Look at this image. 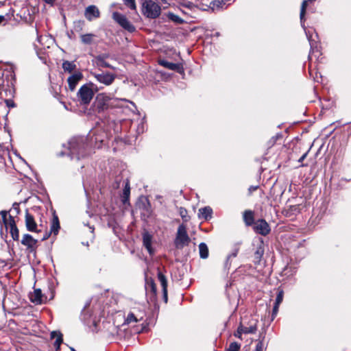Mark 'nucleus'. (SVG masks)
<instances>
[{
	"mask_svg": "<svg viewBox=\"0 0 351 351\" xmlns=\"http://www.w3.org/2000/svg\"><path fill=\"white\" fill-rule=\"evenodd\" d=\"M244 334H254L257 330L256 324H251L250 326H243Z\"/></svg>",
	"mask_w": 351,
	"mask_h": 351,
	"instance_id": "33",
	"label": "nucleus"
},
{
	"mask_svg": "<svg viewBox=\"0 0 351 351\" xmlns=\"http://www.w3.org/2000/svg\"><path fill=\"white\" fill-rule=\"evenodd\" d=\"M279 306L280 305H277L276 304L274 303V305L273 307V311H272V315H271L272 319H274V317L276 316V315L278 312Z\"/></svg>",
	"mask_w": 351,
	"mask_h": 351,
	"instance_id": "44",
	"label": "nucleus"
},
{
	"mask_svg": "<svg viewBox=\"0 0 351 351\" xmlns=\"http://www.w3.org/2000/svg\"><path fill=\"white\" fill-rule=\"evenodd\" d=\"M145 312L143 310L137 308H133L126 315L124 324H132L137 323L144 318Z\"/></svg>",
	"mask_w": 351,
	"mask_h": 351,
	"instance_id": "7",
	"label": "nucleus"
},
{
	"mask_svg": "<svg viewBox=\"0 0 351 351\" xmlns=\"http://www.w3.org/2000/svg\"><path fill=\"white\" fill-rule=\"evenodd\" d=\"M51 234H52V233H51V232H47V233L43 236V237L42 240H46V239H47Z\"/></svg>",
	"mask_w": 351,
	"mask_h": 351,
	"instance_id": "50",
	"label": "nucleus"
},
{
	"mask_svg": "<svg viewBox=\"0 0 351 351\" xmlns=\"http://www.w3.org/2000/svg\"><path fill=\"white\" fill-rule=\"evenodd\" d=\"M125 186L123 190V193L121 195V201L123 204H126L129 202L130 195V186L128 180H126L125 182Z\"/></svg>",
	"mask_w": 351,
	"mask_h": 351,
	"instance_id": "20",
	"label": "nucleus"
},
{
	"mask_svg": "<svg viewBox=\"0 0 351 351\" xmlns=\"http://www.w3.org/2000/svg\"><path fill=\"white\" fill-rule=\"evenodd\" d=\"M25 226L27 230L30 232H38L37 224L34 220L33 215L29 214L28 211L25 213Z\"/></svg>",
	"mask_w": 351,
	"mask_h": 351,
	"instance_id": "17",
	"label": "nucleus"
},
{
	"mask_svg": "<svg viewBox=\"0 0 351 351\" xmlns=\"http://www.w3.org/2000/svg\"><path fill=\"white\" fill-rule=\"evenodd\" d=\"M1 70H3V76L5 75L6 80L8 81V86L13 85V82L14 81V68L12 65L10 64H1Z\"/></svg>",
	"mask_w": 351,
	"mask_h": 351,
	"instance_id": "12",
	"label": "nucleus"
},
{
	"mask_svg": "<svg viewBox=\"0 0 351 351\" xmlns=\"http://www.w3.org/2000/svg\"><path fill=\"white\" fill-rule=\"evenodd\" d=\"M257 189V186H250L249 189L250 191H254Z\"/></svg>",
	"mask_w": 351,
	"mask_h": 351,
	"instance_id": "52",
	"label": "nucleus"
},
{
	"mask_svg": "<svg viewBox=\"0 0 351 351\" xmlns=\"http://www.w3.org/2000/svg\"><path fill=\"white\" fill-rule=\"evenodd\" d=\"M307 3H308V1L306 0H304L302 3V5H301V9H300V22H301V24H302V26L304 27V15H305V13H306V7H307Z\"/></svg>",
	"mask_w": 351,
	"mask_h": 351,
	"instance_id": "32",
	"label": "nucleus"
},
{
	"mask_svg": "<svg viewBox=\"0 0 351 351\" xmlns=\"http://www.w3.org/2000/svg\"><path fill=\"white\" fill-rule=\"evenodd\" d=\"M199 252L200 258L205 259L208 257V247L205 243H200L199 245Z\"/></svg>",
	"mask_w": 351,
	"mask_h": 351,
	"instance_id": "27",
	"label": "nucleus"
},
{
	"mask_svg": "<svg viewBox=\"0 0 351 351\" xmlns=\"http://www.w3.org/2000/svg\"><path fill=\"white\" fill-rule=\"evenodd\" d=\"M123 2L125 5L130 8L131 10H136V4L134 0H123Z\"/></svg>",
	"mask_w": 351,
	"mask_h": 351,
	"instance_id": "39",
	"label": "nucleus"
},
{
	"mask_svg": "<svg viewBox=\"0 0 351 351\" xmlns=\"http://www.w3.org/2000/svg\"><path fill=\"white\" fill-rule=\"evenodd\" d=\"M13 17V14H6L5 16L1 15V25H5L9 20Z\"/></svg>",
	"mask_w": 351,
	"mask_h": 351,
	"instance_id": "41",
	"label": "nucleus"
},
{
	"mask_svg": "<svg viewBox=\"0 0 351 351\" xmlns=\"http://www.w3.org/2000/svg\"><path fill=\"white\" fill-rule=\"evenodd\" d=\"M306 36L309 40V43H310V46H311V51H310V53L308 55V59L311 60L313 56H315L317 58L321 55L319 49L316 45L315 46L314 45L313 42L309 38L307 32H306Z\"/></svg>",
	"mask_w": 351,
	"mask_h": 351,
	"instance_id": "21",
	"label": "nucleus"
},
{
	"mask_svg": "<svg viewBox=\"0 0 351 351\" xmlns=\"http://www.w3.org/2000/svg\"><path fill=\"white\" fill-rule=\"evenodd\" d=\"M239 251V245L236 244L231 250V252L226 257V262H232L233 258H236Z\"/></svg>",
	"mask_w": 351,
	"mask_h": 351,
	"instance_id": "30",
	"label": "nucleus"
},
{
	"mask_svg": "<svg viewBox=\"0 0 351 351\" xmlns=\"http://www.w3.org/2000/svg\"><path fill=\"white\" fill-rule=\"evenodd\" d=\"M113 19L118 23L123 29L130 32L135 31V27L130 23L126 16L119 12H114L112 14Z\"/></svg>",
	"mask_w": 351,
	"mask_h": 351,
	"instance_id": "9",
	"label": "nucleus"
},
{
	"mask_svg": "<svg viewBox=\"0 0 351 351\" xmlns=\"http://www.w3.org/2000/svg\"><path fill=\"white\" fill-rule=\"evenodd\" d=\"M51 338L56 339L54 342V346L56 350L60 349V346L62 342V335L58 331H53L51 332Z\"/></svg>",
	"mask_w": 351,
	"mask_h": 351,
	"instance_id": "25",
	"label": "nucleus"
},
{
	"mask_svg": "<svg viewBox=\"0 0 351 351\" xmlns=\"http://www.w3.org/2000/svg\"><path fill=\"white\" fill-rule=\"evenodd\" d=\"M4 101H5V103L6 104V105H7V106L8 108H11V107H14V102L12 99H5Z\"/></svg>",
	"mask_w": 351,
	"mask_h": 351,
	"instance_id": "46",
	"label": "nucleus"
},
{
	"mask_svg": "<svg viewBox=\"0 0 351 351\" xmlns=\"http://www.w3.org/2000/svg\"><path fill=\"white\" fill-rule=\"evenodd\" d=\"M83 136L73 137L69 141V155L71 158H76L80 160L86 154L87 145Z\"/></svg>",
	"mask_w": 351,
	"mask_h": 351,
	"instance_id": "3",
	"label": "nucleus"
},
{
	"mask_svg": "<svg viewBox=\"0 0 351 351\" xmlns=\"http://www.w3.org/2000/svg\"><path fill=\"white\" fill-rule=\"evenodd\" d=\"M81 317L82 319L85 322L86 324H89L90 322L95 323V320H90L89 319V317L87 315V311L85 308L82 311Z\"/></svg>",
	"mask_w": 351,
	"mask_h": 351,
	"instance_id": "35",
	"label": "nucleus"
},
{
	"mask_svg": "<svg viewBox=\"0 0 351 351\" xmlns=\"http://www.w3.org/2000/svg\"><path fill=\"white\" fill-rule=\"evenodd\" d=\"M29 299L32 302L36 304H40L43 301V295L40 289H35L29 294Z\"/></svg>",
	"mask_w": 351,
	"mask_h": 351,
	"instance_id": "18",
	"label": "nucleus"
},
{
	"mask_svg": "<svg viewBox=\"0 0 351 351\" xmlns=\"http://www.w3.org/2000/svg\"><path fill=\"white\" fill-rule=\"evenodd\" d=\"M283 297H284L283 290H282V289L278 290L277 296L276 298L275 304H276L277 305H280V303L282 302Z\"/></svg>",
	"mask_w": 351,
	"mask_h": 351,
	"instance_id": "37",
	"label": "nucleus"
},
{
	"mask_svg": "<svg viewBox=\"0 0 351 351\" xmlns=\"http://www.w3.org/2000/svg\"><path fill=\"white\" fill-rule=\"evenodd\" d=\"M159 64L160 65L172 71H179V70L180 69V64L170 62L165 60H160Z\"/></svg>",
	"mask_w": 351,
	"mask_h": 351,
	"instance_id": "26",
	"label": "nucleus"
},
{
	"mask_svg": "<svg viewBox=\"0 0 351 351\" xmlns=\"http://www.w3.org/2000/svg\"><path fill=\"white\" fill-rule=\"evenodd\" d=\"M19 211V205L16 203L13 204L9 211L1 210V222L3 223L6 232L10 234L14 241H18L19 238V229L14 219Z\"/></svg>",
	"mask_w": 351,
	"mask_h": 351,
	"instance_id": "2",
	"label": "nucleus"
},
{
	"mask_svg": "<svg viewBox=\"0 0 351 351\" xmlns=\"http://www.w3.org/2000/svg\"><path fill=\"white\" fill-rule=\"evenodd\" d=\"M243 220L247 226L254 223V213L251 210H245L243 213Z\"/></svg>",
	"mask_w": 351,
	"mask_h": 351,
	"instance_id": "28",
	"label": "nucleus"
},
{
	"mask_svg": "<svg viewBox=\"0 0 351 351\" xmlns=\"http://www.w3.org/2000/svg\"><path fill=\"white\" fill-rule=\"evenodd\" d=\"M108 53H102L94 57L93 60V64L99 68H110L114 69L106 60L109 58Z\"/></svg>",
	"mask_w": 351,
	"mask_h": 351,
	"instance_id": "10",
	"label": "nucleus"
},
{
	"mask_svg": "<svg viewBox=\"0 0 351 351\" xmlns=\"http://www.w3.org/2000/svg\"><path fill=\"white\" fill-rule=\"evenodd\" d=\"M46 3L53 5L55 0H44Z\"/></svg>",
	"mask_w": 351,
	"mask_h": 351,
	"instance_id": "51",
	"label": "nucleus"
},
{
	"mask_svg": "<svg viewBox=\"0 0 351 351\" xmlns=\"http://www.w3.org/2000/svg\"><path fill=\"white\" fill-rule=\"evenodd\" d=\"M263 245V241H261L255 252V258L256 259H260L264 254V247Z\"/></svg>",
	"mask_w": 351,
	"mask_h": 351,
	"instance_id": "34",
	"label": "nucleus"
},
{
	"mask_svg": "<svg viewBox=\"0 0 351 351\" xmlns=\"http://www.w3.org/2000/svg\"><path fill=\"white\" fill-rule=\"evenodd\" d=\"M309 149L298 160L299 162H302L306 158L308 154Z\"/></svg>",
	"mask_w": 351,
	"mask_h": 351,
	"instance_id": "47",
	"label": "nucleus"
},
{
	"mask_svg": "<svg viewBox=\"0 0 351 351\" xmlns=\"http://www.w3.org/2000/svg\"><path fill=\"white\" fill-rule=\"evenodd\" d=\"M148 272V270L145 271V288L147 293L150 292L155 295L156 293V286L152 278L149 276Z\"/></svg>",
	"mask_w": 351,
	"mask_h": 351,
	"instance_id": "16",
	"label": "nucleus"
},
{
	"mask_svg": "<svg viewBox=\"0 0 351 351\" xmlns=\"http://www.w3.org/2000/svg\"><path fill=\"white\" fill-rule=\"evenodd\" d=\"M4 129H5V131H6L8 132V136H10V131L8 130V128H7V127L5 125L4 127Z\"/></svg>",
	"mask_w": 351,
	"mask_h": 351,
	"instance_id": "53",
	"label": "nucleus"
},
{
	"mask_svg": "<svg viewBox=\"0 0 351 351\" xmlns=\"http://www.w3.org/2000/svg\"><path fill=\"white\" fill-rule=\"evenodd\" d=\"M71 351H75V350H74V348H71Z\"/></svg>",
	"mask_w": 351,
	"mask_h": 351,
	"instance_id": "56",
	"label": "nucleus"
},
{
	"mask_svg": "<svg viewBox=\"0 0 351 351\" xmlns=\"http://www.w3.org/2000/svg\"><path fill=\"white\" fill-rule=\"evenodd\" d=\"M213 210L209 206H206L199 209L198 217L206 220L211 218Z\"/></svg>",
	"mask_w": 351,
	"mask_h": 351,
	"instance_id": "24",
	"label": "nucleus"
},
{
	"mask_svg": "<svg viewBox=\"0 0 351 351\" xmlns=\"http://www.w3.org/2000/svg\"><path fill=\"white\" fill-rule=\"evenodd\" d=\"M101 88V87L97 88L92 82L82 86L77 93V97L80 104H89L94 96V90L98 91Z\"/></svg>",
	"mask_w": 351,
	"mask_h": 351,
	"instance_id": "4",
	"label": "nucleus"
},
{
	"mask_svg": "<svg viewBox=\"0 0 351 351\" xmlns=\"http://www.w3.org/2000/svg\"><path fill=\"white\" fill-rule=\"evenodd\" d=\"M142 12L146 17L154 19L160 15L161 8L153 0H145L142 5Z\"/></svg>",
	"mask_w": 351,
	"mask_h": 351,
	"instance_id": "5",
	"label": "nucleus"
},
{
	"mask_svg": "<svg viewBox=\"0 0 351 351\" xmlns=\"http://www.w3.org/2000/svg\"><path fill=\"white\" fill-rule=\"evenodd\" d=\"M45 38V36H37V40L38 43L43 45V40Z\"/></svg>",
	"mask_w": 351,
	"mask_h": 351,
	"instance_id": "48",
	"label": "nucleus"
},
{
	"mask_svg": "<svg viewBox=\"0 0 351 351\" xmlns=\"http://www.w3.org/2000/svg\"><path fill=\"white\" fill-rule=\"evenodd\" d=\"M254 229L256 232L263 236L267 235L271 230L269 224L264 219L258 220L254 223Z\"/></svg>",
	"mask_w": 351,
	"mask_h": 351,
	"instance_id": "11",
	"label": "nucleus"
},
{
	"mask_svg": "<svg viewBox=\"0 0 351 351\" xmlns=\"http://www.w3.org/2000/svg\"><path fill=\"white\" fill-rule=\"evenodd\" d=\"M168 16L171 20H172L174 22H176L178 23H180L182 22V19H181V18L180 16L174 14L173 13H169Z\"/></svg>",
	"mask_w": 351,
	"mask_h": 351,
	"instance_id": "40",
	"label": "nucleus"
},
{
	"mask_svg": "<svg viewBox=\"0 0 351 351\" xmlns=\"http://www.w3.org/2000/svg\"><path fill=\"white\" fill-rule=\"evenodd\" d=\"M128 104L134 106L132 101L110 97L106 93L98 94L96 97V109L98 112H104L109 109L123 108L128 107Z\"/></svg>",
	"mask_w": 351,
	"mask_h": 351,
	"instance_id": "1",
	"label": "nucleus"
},
{
	"mask_svg": "<svg viewBox=\"0 0 351 351\" xmlns=\"http://www.w3.org/2000/svg\"><path fill=\"white\" fill-rule=\"evenodd\" d=\"M190 238L187 234L186 226L184 224H181L178 226L176 239L175 245L178 248L183 247L189 245L190 243Z\"/></svg>",
	"mask_w": 351,
	"mask_h": 351,
	"instance_id": "6",
	"label": "nucleus"
},
{
	"mask_svg": "<svg viewBox=\"0 0 351 351\" xmlns=\"http://www.w3.org/2000/svg\"><path fill=\"white\" fill-rule=\"evenodd\" d=\"M95 35L93 34H86L80 36L81 41L84 45H91Z\"/></svg>",
	"mask_w": 351,
	"mask_h": 351,
	"instance_id": "29",
	"label": "nucleus"
},
{
	"mask_svg": "<svg viewBox=\"0 0 351 351\" xmlns=\"http://www.w3.org/2000/svg\"><path fill=\"white\" fill-rule=\"evenodd\" d=\"M181 5L184 8L191 9L193 7V3L191 1H186V2L182 3Z\"/></svg>",
	"mask_w": 351,
	"mask_h": 351,
	"instance_id": "45",
	"label": "nucleus"
},
{
	"mask_svg": "<svg viewBox=\"0 0 351 351\" xmlns=\"http://www.w3.org/2000/svg\"><path fill=\"white\" fill-rule=\"evenodd\" d=\"M75 68L76 65L72 62L66 60L62 63V69L64 71L71 73L75 69Z\"/></svg>",
	"mask_w": 351,
	"mask_h": 351,
	"instance_id": "31",
	"label": "nucleus"
},
{
	"mask_svg": "<svg viewBox=\"0 0 351 351\" xmlns=\"http://www.w3.org/2000/svg\"><path fill=\"white\" fill-rule=\"evenodd\" d=\"M161 1H162V3H167L166 0H161Z\"/></svg>",
	"mask_w": 351,
	"mask_h": 351,
	"instance_id": "55",
	"label": "nucleus"
},
{
	"mask_svg": "<svg viewBox=\"0 0 351 351\" xmlns=\"http://www.w3.org/2000/svg\"><path fill=\"white\" fill-rule=\"evenodd\" d=\"M301 166H302V167H304V166H306V165H303V164H302Z\"/></svg>",
	"mask_w": 351,
	"mask_h": 351,
	"instance_id": "57",
	"label": "nucleus"
},
{
	"mask_svg": "<svg viewBox=\"0 0 351 351\" xmlns=\"http://www.w3.org/2000/svg\"><path fill=\"white\" fill-rule=\"evenodd\" d=\"M264 344L263 341H258L256 345L254 351H263Z\"/></svg>",
	"mask_w": 351,
	"mask_h": 351,
	"instance_id": "43",
	"label": "nucleus"
},
{
	"mask_svg": "<svg viewBox=\"0 0 351 351\" xmlns=\"http://www.w3.org/2000/svg\"><path fill=\"white\" fill-rule=\"evenodd\" d=\"M60 228V222L58 216L54 213L51 221L50 232L56 236Z\"/></svg>",
	"mask_w": 351,
	"mask_h": 351,
	"instance_id": "22",
	"label": "nucleus"
},
{
	"mask_svg": "<svg viewBox=\"0 0 351 351\" xmlns=\"http://www.w3.org/2000/svg\"><path fill=\"white\" fill-rule=\"evenodd\" d=\"M157 276L158 279L160 282L163 295V300L165 303L167 302L168 297H167V281L165 276L162 274L160 269L157 268Z\"/></svg>",
	"mask_w": 351,
	"mask_h": 351,
	"instance_id": "14",
	"label": "nucleus"
},
{
	"mask_svg": "<svg viewBox=\"0 0 351 351\" xmlns=\"http://www.w3.org/2000/svg\"><path fill=\"white\" fill-rule=\"evenodd\" d=\"M213 3V7L217 6V7L219 8L221 5L222 2L220 1H214Z\"/></svg>",
	"mask_w": 351,
	"mask_h": 351,
	"instance_id": "49",
	"label": "nucleus"
},
{
	"mask_svg": "<svg viewBox=\"0 0 351 351\" xmlns=\"http://www.w3.org/2000/svg\"><path fill=\"white\" fill-rule=\"evenodd\" d=\"M89 228H90V232H91V233H93L94 228H93V227L90 226V227H89Z\"/></svg>",
	"mask_w": 351,
	"mask_h": 351,
	"instance_id": "54",
	"label": "nucleus"
},
{
	"mask_svg": "<svg viewBox=\"0 0 351 351\" xmlns=\"http://www.w3.org/2000/svg\"><path fill=\"white\" fill-rule=\"evenodd\" d=\"M152 237L148 232H144L143 234V245L147 249L148 252L152 254L153 253V249L152 247Z\"/></svg>",
	"mask_w": 351,
	"mask_h": 351,
	"instance_id": "19",
	"label": "nucleus"
},
{
	"mask_svg": "<svg viewBox=\"0 0 351 351\" xmlns=\"http://www.w3.org/2000/svg\"><path fill=\"white\" fill-rule=\"evenodd\" d=\"M82 78L83 74L80 71H76L70 75L67 79L69 90L73 91L79 82L82 80Z\"/></svg>",
	"mask_w": 351,
	"mask_h": 351,
	"instance_id": "13",
	"label": "nucleus"
},
{
	"mask_svg": "<svg viewBox=\"0 0 351 351\" xmlns=\"http://www.w3.org/2000/svg\"><path fill=\"white\" fill-rule=\"evenodd\" d=\"M241 344L237 342H232L230 344L228 351H239Z\"/></svg>",
	"mask_w": 351,
	"mask_h": 351,
	"instance_id": "38",
	"label": "nucleus"
},
{
	"mask_svg": "<svg viewBox=\"0 0 351 351\" xmlns=\"http://www.w3.org/2000/svg\"><path fill=\"white\" fill-rule=\"evenodd\" d=\"M36 243L37 240L34 239L33 237L29 234H24L21 240V243L28 247H34L36 245Z\"/></svg>",
	"mask_w": 351,
	"mask_h": 351,
	"instance_id": "23",
	"label": "nucleus"
},
{
	"mask_svg": "<svg viewBox=\"0 0 351 351\" xmlns=\"http://www.w3.org/2000/svg\"><path fill=\"white\" fill-rule=\"evenodd\" d=\"M91 75L96 79L98 82L104 84V86L111 85L116 78V75L110 72H92Z\"/></svg>",
	"mask_w": 351,
	"mask_h": 351,
	"instance_id": "8",
	"label": "nucleus"
},
{
	"mask_svg": "<svg viewBox=\"0 0 351 351\" xmlns=\"http://www.w3.org/2000/svg\"><path fill=\"white\" fill-rule=\"evenodd\" d=\"M179 213L184 221L186 222L189 220V217L187 215V210L184 208H180Z\"/></svg>",
	"mask_w": 351,
	"mask_h": 351,
	"instance_id": "36",
	"label": "nucleus"
},
{
	"mask_svg": "<svg viewBox=\"0 0 351 351\" xmlns=\"http://www.w3.org/2000/svg\"><path fill=\"white\" fill-rule=\"evenodd\" d=\"M243 333H244V330H243V326L242 324H241V325L238 327V328H237V330L236 332L234 333V336H235L236 337L239 338V339H242V338H241V335H242V334H243Z\"/></svg>",
	"mask_w": 351,
	"mask_h": 351,
	"instance_id": "42",
	"label": "nucleus"
},
{
	"mask_svg": "<svg viewBox=\"0 0 351 351\" xmlns=\"http://www.w3.org/2000/svg\"><path fill=\"white\" fill-rule=\"evenodd\" d=\"M84 16L88 21H91L99 17L100 12L95 5H91L85 9Z\"/></svg>",
	"mask_w": 351,
	"mask_h": 351,
	"instance_id": "15",
	"label": "nucleus"
}]
</instances>
